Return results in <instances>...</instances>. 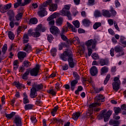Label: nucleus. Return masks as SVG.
Wrapping results in <instances>:
<instances>
[{
	"mask_svg": "<svg viewBox=\"0 0 126 126\" xmlns=\"http://www.w3.org/2000/svg\"><path fill=\"white\" fill-rule=\"evenodd\" d=\"M105 97L102 94H97L94 98V103L90 104L89 106V110L86 113V116L87 118H90V119H93L92 114H93V108L97 106H101V103L104 102V99Z\"/></svg>",
	"mask_w": 126,
	"mask_h": 126,
	"instance_id": "nucleus-1",
	"label": "nucleus"
},
{
	"mask_svg": "<svg viewBox=\"0 0 126 126\" xmlns=\"http://www.w3.org/2000/svg\"><path fill=\"white\" fill-rule=\"evenodd\" d=\"M49 5V10L50 11H56L58 9V4L53 3V1L52 0H47L46 2H44L41 7L40 8V10L38 12V14L41 17H44L48 14V12L46 11L45 7Z\"/></svg>",
	"mask_w": 126,
	"mask_h": 126,
	"instance_id": "nucleus-2",
	"label": "nucleus"
},
{
	"mask_svg": "<svg viewBox=\"0 0 126 126\" xmlns=\"http://www.w3.org/2000/svg\"><path fill=\"white\" fill-rule=\"evenodd\" d=\"M96 44L97 41L95 39H89L86 42L85 45L87 47L89 57H90L92 55V53H93L92 49H94L95 50H97L95 48ZM91 46L92 48H91Z\"/></svg>",
	"mask_w": 126,
	"mask_h": 126,
	"instance_id": "nucleus-3",
	"label": "nucleus"
},
{
	"mask_svg": "<svg viewBox=\"0 0 126 126\" xmlns=\"http://www.w3.org/2000/svg\"><path fill=\"white\" fill-rule=\"evenodd\" d=\"M114 52L117 53L116 57H117V58L125 55V51H124L123 48H122V47L119 45H117L114 47V48H112L110 49V54L112 57H114V56H115V54H114Z\"/></svg>",
	"mask_w": 126,
	"mask_h": 126,
	"instance_id": "nucleus-4",
	"label": "nucleus"
},
{
	"mask_svg": "<svg viewBox=\"0 0 126 126\" xmlns=\"http://www.w3.org/2000/svg\"><path fill=\"white\" fill-rule=\"evenodd\" d=\"M70 6H71L70 4L64 5V8L60 11V15H62V16H67L69 20H72L71 14H70V12L68 11L70 9Z\"/></svg>",
	"mask_w": 126,
	"mask_h": 126,
	"instance_id": "nucleus-5",
	"label": "nucleus"
},
{
	"mask_svg": "<svg viewBox=\"0 0 126 126\" xmlns=\"http://www.w3.org/2000/svg\"><path fill=\"white\" fill-rule=\"evenodd\" d=\"M43 88V85L37 84H34L32 86V88L31 89L30 97L32 98H36L37 96V91L41 90Z\"/></svg>",
	"mask_w": 126,
	"mask_h": 126,
	"instance_id": "nucleus-6",
	"label": "nucleus"
},
{
	"mask_svg": "<svg viewBox=\"0 0 126 126\" xmlns=\"http://www.w3.org/2000/svg\"><path fill=\"white\" fill-rule=\"evenodd\" d=\"M40 26H37L36 28L34 30V32H32V29H30L28 32V36H32V37H40V35H41V32L40 31Z\"/></svg>",
	"mask_w": 126,
	"mask_h": 126,
	"instance_id": "nucleus-7",
	"label": "nucleus"
},
{
	"mask_svg": "<svg viewBox=\"0 0 126 126\" xmlns=\"http://www.w3.org/2000/svg\"><path fill=\"white\" fill-rule=\"evenodd\" d=\"M113 114V111L109 110L107 113L103 112L101 114H99L97 116V119L99 120H102L104 118V122H108L109 121V118L111 117V115Z\"/></svg>",
	"mask_w": 126,
	"mask_h": 126,
	"instance_id": "nucleus-8",
	"label": "nucleus"
},
{
	"mask_svg": "<svg viewBox=\"0 0 126 126\" xmlns=\"http://www.w3.org/2000/svg\"><path fill=\"white\" fill-rule=\"evenodd\" d=\"M72 57V52L70 50H67L64 51L63 54L60 55L61 59L64 61V62H66L69 59Z\"/></svg>",
	"mask_w": 126,
	"mask_h": 126,
	"instance_id": "nucleus-9",
	"label": "nucleus"
},
{
	"mask_svg": "<svg viewBox=\"0 0 126 126\" xmlns=\"http://www.w3.org/2000/svg\"><path fill=\"white\" fill-rule=\"evenodd\" d=\"M60 16V14L55 12L53 13L52 15L49 16L47 18V21H49V25H51V26H53V25H55V18H57L58 17Z\"/></svg>",
	"mask_w": 126,
	"mask_h": 126,
	"instance_id": "nucleus-10",
	"label": "nucleus"
},
{
	"mask_svg": "<svg viewBox=\"0 0 126 126\" xmlns=\"http://www.w3.org/2000/svg\"><path fill=\"white\" fill-rule=\"evenodd\" d=\"M39 68L40 66L39 65H36L35 67L30 71L31 75L32 76H37V75H38V73L39 72Z\"/></svg>",
	"mask_w": 126,
	"mask_h": 126,
	"instance_id": "nucleus-11",
	"label": "nucleus"
},
{
	"mask_svg": "<svg viewBox=\"0 0 126 126\" xmlns=\"http://www.w3.org/2000/svg\"><path fill=\"white\" fill-rule=\"evenodd\" d=\"M50 31L52 34L53 35H57V34H59L60 33V29L56 26H53L50 29Z\"/></svg>",
	"mask_w": 126,
	"mask_h": 126,
	"instance_id": "nucleus-12",
	"label": "nucleus"
},
{
	"mask_svg": "<svg viewBox=\"0 0 126 126\" xmlns=\"http://www.w3.org/2000/svg\"><path fill=\"white\" fill-rule=\"evenodd\" d=\"M69 66L71 67V68H73L74 66H75V60H74L73 59H72V56L71 58H69L67 60Z\"/></svg>",
	"mask_w": 126,
	"mask_h": 126,
	"instance_id": "nucleus-13",
	"label": "nucleus"
},
{
	"mask_svg": "<svg viewBox=\"0 0 126 126\" xmlns=\"http://www.w3.org/2000/svg\"><path fill=\"white\" fill-rule=\"evenodd\" d=\"M14 123L16 126H22L21 118L19 116H16L14 119Z\"/></svg>",
	"mask_w": 126,
	"mask_h": 126,
	"instance_id": "nucleus-14",
	"label": "nucleus"
},
{
	"mask_svg": "<svg viewBox=\"0 0 126 126\" xmlns=\"http://www.w3.org/2000/svg\"><path fill=\"white\" fill-rule=\"evenodd\" d=\"M90 73L92 76H95L98 73V69L97 67L95 66H94L91 68Z\"/></svg>",
	"mask_w": 126,
	"mask_h": 126,
	"instance_id": "nucleus-15",
	"label": "nucleus"
},
{
	"mask_svg": "<svg viewBox=\"0 0 126 126\" xmlns=\"http://www.w3.org/2000/svg\"><path fill=\"white\" fill-rule=\"evenodd\" d=\"M77 83H78V81L77 80H73L71 81L70 88L72 91H73L75 89Z\"/></svg>",
	"mask_w": 126,
	"mask_h": 126,
	"instance_id": "nucleus-16",
	"label": "nucleus"
},
{
	"mask_svg": "<svg viewBox=\"0 0 126 126\" xmlns=\"http://www.w3.org/2000/svg\"><path fill=\"white\" fill-rule=\"evenodd\" d=\"M66 24L68 28H69V29H71V31H72V32H77V30H76V29H75V28L73 26V25L70 24V23L67 22L66 23Z\"/></svg>",
	"mask_w": 126,
	"mask_h": 126,
	"instance_id": "nucleus-17",
	"label": "nucleus"
},
{
	"mask_svg": "<svg viewBox=\"0 0 126 126\" xmlns=\"http://www.w3.org/2000/svg\"><path fill=\"white\" fill-rule=\"evenodd\" d=\"M121 84V83H116V82H113L112 83V86H113V88L114 89V90H115V91H118V90H119L120 89V85Z\"/></svg>",
	"mask_w": 126,
	"mask_h": 126,
	"instance_id": "nucleus-18",
	"label": "nucleus"
},
{
	"mask_svg": "<svg viewBox=\"0 0 126 126\" xmlns=\"http://www.w3.org/2000/svg\"><path fill=\"white\" fill-rule=\"evenodd\" d=\"M82 23L84 26H89V25H91L92 24V22L90 21V20L87 19H85L82 20Z\"/></svg>",
	"mask_w": 126,
	"mask_h": 126,
	"instance_id": "nucleus-19",
	"label": "nucleus"
},
{
	"mask_svg": "<svg viewBox=\"0 0 126 126\" xmlns=\"http://www.w3.org/2000/svg\"><path fill=\"white\" fill-rule=\"evenodd\" d=\"M63 22V19L62 17H59V18L57 19L56 21V25H57V26H61Z\"/></svg>",
	"mask_w": 126,
	"mask_h": 126,
	"instance_id": "nucleus-20",
	"label": "nucleus"
},
{
	"mask_svg": "<svg viewBox=\"0 0 126 126\" xmlns=\"http://www.w3.org/2000/svg\"><path fill=\"white\" fill-rule=\"evenodd\" d=\"M30 101L28 99V96L27 95V94L26 93L23 94V103L24 104H28Z\"/></svg>",
	"mask_w": 126,
	"mask_h": 126,
	"instance_id": "nucleus-21",
	"label": "nucleus"
},
{
	"mask_svg": "<svg viewBox=\"0 0 126 126\" xmlns=\"http://www.w3.org/2000/svg\"><path fill=\"white\" fill-rule=\"evenodd\" d=\"M18 57L20 60H22L26 57V53L24 52H19L18 53Z\"/></svg>",
	"mask_w": 126,
	"mask_h": 126,
	"instance_id": "nucleus-22",
	"label": "nucleus"
},
{
	"mask_svg": "<svg viewBox=\"0 0 126 126\" xmlns=\"http://www.w3.org/2000/svg\"><path fill=\"white\" fill-rule=\"evenodd\" d=\"M102 13L103 16H106V17H111V14H110V12L107 10H102Z\"/></svg>",
	"mask_w": 126,
	"mask_h": 126,
	"instance_id": "nucleus-23",
	"label": "nucleus"
},
{
	"mask_svg": "<svg viewBox=\"0 0 126 126\" xmlns=\"http://www.w3.org/2000/svg\"><path fill=\"white\" fill-rule=\"evenodd\" d=\"M79 117H80V113L79 112L74 113L72 115V119H73L74 121H77Z\"/></svg>",
	"mask_w": 126,
	"mask_h": 126,
	"instance_id": "nucleus-24",
	"label": "nucleus"
},
{
	"mask_svg": "<svg viewBox=\"0 0 126 126\" xmlns=\"http://www.w3.org/2000/svg\"><path fill=\"white\" fill-rule=\"evenodd\" d=\"M109 70V68L106 66H104L101 68V75H103V74H104V73H107Z\"/></svg>",
	"mask_w": 126,
	"mask_h": 126,
	"instance_id": "nucleus-25",
	"label": "nucleus"
},
{
	"mask_svg": "<svg viewBox=\"0 0 126 126\" xmlns=\"http://www.w3.org/2000/svg\"><path fill=\"white\" fill-rule=\"evenodd\" d=\"M73 43L74 45H78V44H80L79 38H78L77 36L74 37L73 39Z\"/></svg>",
	"mask_w": 126,
	"mask_h": 126,
	"instance_id": "nucleus-26",
	"label": "nucleus"
},
{
	"mask_svg": "<svg viewBox=\"0 0 126 126\" xmlns=\"http://www.w3.org/2000/svg\"><path fill=\"white\" fill-rule=\"evenodd\" d=\"M32 50L31 45L28 44L26 45L24 49V51L27 52V53H29Z\"/></svg>",
	"mask_w": 126,
	"mask_h": 126,
	"instance_id": "nucleus-27",
	"label": "nucleus"
},
{
	"mask_svg": "<svg viewBox=\"0 0 126 126\" xmlns=\"http://www.w3.org/2000/svg\"><path fill=\"white\" fill-rule=\"evenodd\" d=\"M72 23L76 28H79L80 27V23H79L78 20L73 21Z\"/></svg>",
	"mask_w": 126,
	"mask_h": 126,
	"instance_id": "nucleus-28",
	"label": "nucleus"
},
{
	"mask_svg": "<svg viewBox=\"0 0 126 126\" xmlns=\"http://www.w3.org/2000/svg\"><path fill=\"white\" fill-rule=\"evenodd\" d=\"M38 23V19L36 18H32L30 20L29 24H37Z\"/></svg>",
	"mask_w": 126,
	"mask_h": 126,
	"instance_id": "nucleus-29",
	"label": "nucleus"
},
{
	"mask_svg": "<svg viewBox=\"0 0 126 126\" xmlns=\"http://www.w3.org/2000/svg\"><path fill=\"white\" fill-rule=\"evenodd\" d=\"M30 73V70L28 69L26 71V72L23 75L22 78L23 79H27V76H28V75Z\"/></svg>",
	"mask_w": 126,
	"mask_h": 126,
	"instance_id": "nucleus-30",
	"label": "nucleus"
},
{
	"mask_svg": "<svg viewBox=\"0 0 126 126\" xmlns=\"http://www.w3.org/2000/svg\"><path fill=\"white\" fill-rule=\"evenodd\" d=\"M109 125H110V126H113V125H120V122L119 121L111 120L109 121Z\"/></svg>",
	"mask_w": 126,
	"mask_h": 126,
	"instance_id": "nucleus-31",
	"label": "nucleus"
},
{
	"mask_svg": "<svg viewBox=\"0 0 126 126\" xmlns=\"http://www.w3.org/2000/svg\"><path fill=\"white\" fill-rule=\"evenodd\" d=\"M8 36L10 40H13L14 39V33L12 32H8Z\"/></svg>",
	"mask_w": 126,
	"mask_h": 126,
	"instance_id": "nucleus-32",
	"label": "nucleus"
},
{
	"mask_svg": "<svg viewBox=\"0 0 126 126\" xmlns=\"http://www.w3.org/2000/svg\"><path fill=\"white\" fill-rule=\"evenodd\" d=\"M101 23L96 22L93 25V28L94 29V30H96V29H98L99 27L101 26Z\"/></svg>",
	"mask_w": 126,
	"mask_h": 126,
	"instance_id": "nucleus-33",
	"label": "nucleus"
},
{
	"mask_svg": "<svg viewBox=\"0 0 126 126\" xmlns=\"http://www.w3.org/2000/svg\"><path fill=\"white\" fill-rule=\"evenodd\" d=\"M33 108V105L29 104H27L25 106V110H26L27 111L28 110H31Z\"/></svg>",
	"mask_w": 126,
	"mask_h": 126,
	"instance_id": "nucleus-34",
	"label": "nucleus"
},
{
	"mask_svg": "<svg viewBox=\"0 0 126 126\" xmlns=\"http://www.w3.org/2000/svg\"><path fill=\"white\" fill-rule=\"evenodd\" d=\"M73 75L74 76V78H75V80H77V81L79 80V78H80L79 75H78L77 73H76V72H73Z\"/></svg>",
	"mask_w": 126,
	"mask_h": 126,
	"instance_id": "nucleus-35",
	"label": "nucleus"
},
{
	"mask_svg": "<svg viewBox=\"0 0 126 126\" xmlns=\"http://www.w3.org/2000/svg\"><path fill=\"white\" fill-rule=\"evenodd\" d=\"M108 63H109V62H108V61H107V60H101L100 61V63L101 65L102 66H103V65H107V64Z\"/></svg>",
	"mask_w": 126,
	"mask_h": 126,
	"instance_id": "nucleus-36",
	"label": "nucleus"
},
{
	"mask_svg": "<svg viewBox=\"0 0 126 126\" xmlns=\"http://www.w3.org/2000/svg\"><path fill=\"white\" fill-rule=\"evenodd\" d=\"M37 26H40L39 32H45L46 31V28L44 27L42 24H39Z\"/></svg>",
	"mask_w": 126,
	"mask_h": 126,
	"instance_id": "nucleus-37",
	"label": "nucleus"
},
{
	"mask_svg": "<svg viewBox=\"0 0 126 126\" xmlns=\"http://www.w3.org/2000/svg\"><path fill=\"white\" fill-rule=\"evenodd\" d=\"M110 78H111V75L110 74H108L106 78L104 80V85H106V84H107V83H108V82L109 81V80H110Z\"/></svg>",
	"mask_w": 126,
	"mask_h": 126,
	"instance_id": "nucleus-38",
	"label": "nucleus"
},
{
	"mask_svg": "<svg viewBox=\"0 0 126 126\" xmlns=\"http://www.w3.org/2000/svg\"><path fill=\"white\" fill-rule=\"evenodd\" d=\"M51 54L53 57H55L56 56V54H57V49L53 48L51 50Z\"/></svg>",
	"mask_w": 126,
	"mask_h": 126,
	"instance_id": "nucleus-39",
	"label": "nucleus"
},
{
	"mask_svg": "<svg viewBox=\"0 0 126 126\" xmlns=\"http://www.w3.org/2000/svg\"><path fill=\"white\" fill-rule=\"evenodd\" d=\"M15 115V112H12L11 114H6V117H7V119H11V118H13Z\"/></svg>",
	"mask_w": 126,
	"mask_h": 126,
	"instance_id": "nucleus-40",
	"label": "nucleus"
},
{
	"mask_svg": "<svg viewBox=\"0 0 126 126\" xmlns=\"http://www.w3.org/2000/svg\"><path fill=\"white\" fill-rule=\"evenodd\" d=\"M16 19L17 21H18L19 20H20L21 18H22V13H19L16 16Z\"/></svg>",
	"mask_w": 126,
	"mask_h": 126,
	"instance_id": "nucleus-41",
	"label": "nucleus"
},
{
	"mask_svg": "<svg viewBox=\"0 0 126 126\" xmlns=\"http://www.w3.org/2000/svg\"><path fill=\"white\" fill-rule=\"evenodd\" d=\"M28 34H24V37H23V39H24V43L25 44H26V43H28Z\"/></svg>",
	"mask_w": 126,
	"mask_h": 126,
	"instance_id": "nucleus-42",
	"label": "nucleus"
},
{
	"mask_svg": "<svg viewBox=\"0 0 126 126\" xmlns=\"http://www.w3.org/2000/svg\"><path fill=\"white\" fill-rule=\"evenodd\" d=\"M24 65L25 67H29V66H31V63L27 61H26L24 62Z\"/></svg>",
	"mask_w": 126,
	"mask_h": 126,
	"instance_id": "nucleus-43",
	"label": "nucleus"
},
{
	"mask_svg": "<svg viewBox=\"0 0 126 126\" xmlns=\"http://www.w3.org/2000/svg\"><path fill=\"white\" fill-rule=\"evenodd\" d=\"M114 115H118V114H119L120 112H121V108H120V107H115L114 108Z\"/></svg>",
	"mask_w": 126,
	"mask_h": 126,
	"instance_id": "nucleus-44",
	"label": "nucleus"
},
{
	"mask_svg": "<svg viewBox=\"0 0 126 126\" xmlns=\"http://www.w3.org/2000/svg\"><path fill=\"white\" fill-rule=\"evenodd\" d=\"M92 58L94 60H98V59H99V56H98V54H97L96 53H93L92 55Z\"/></svg>",
	"mask_w": 126,
	"mask_h": 126,
	"instance_id": "nucleus-45",
	"label": "nucleus"
},
{
	"mask_svg": "<svg viewBox=\"0 0 126 126\" xmlns=\"http://www.w3.org/2000/svg\"><path fill=\"white\" fill-rule=\"evenodd\" d=\"M7 50V45L4 44L2 48V52L3 54H5V52Z\"/></svg>",
	"mask_w": 126,
	"mask_h": 126,
	"instance_id": "nucleus-46",
	"label": "nucleus"
},
{
	"mask_svg": "<svg viewBox=\"0 0 126 126\" xmlns=\"http://www.w3.org/2000/svg\"><path fill=\"white\" fill-rule=\"evenodd\" d=\"M31 121L32 123L33 124L37 123V119H36V117L34 116L31 117Z\"/></svg>",
	"mask_w": 126,
	"mask_h": 126,
	"instance_id": "nucleus-47",
	"label": "nucleus"
},
{
	"mask_svg": "<svg viewBox=\"0 0 126 126\" xmlns=\"http://www.w3.org/2000/svg\"><path fill=\"white\" fill-rule=\"evenodd\" d=\"M94 16L95 17H99V16H101V13L99 11H95L94 13Z\"/></svg>",
	"mask_w": 126,
	"mask_h": 126,
	"instance_id": "nucleus-48",
	"label": "nucleus"
},
{
	"mask_svg": "<svg viewBox=\"0 0 126 126\" xmlns=\"http://www.w3.org/2000/svg\"><path fill=\"white\" fill-rule=\"evenodd\" d=\"M47 40L49 41V42L53 41V40H54V37H53V35H52L51 34L48 35L47 36Z\"/></svg>",
	"mask_w": 126,
	"mask_h": 126,
	"instance_id": "nucleus-49",
	"label": "nucleus"
},
{
	"mask_svg": "<svg viewBox=\"0 0 126 126\" xmlns=\"http://www.w3.org/2000/svg\"><path fill=\"white\" fill-rule=\"evenodd\" d=\"M13 85H15L16 87H17V88H20L21 87V85L18 82H14Z\"/></svg>",
	"mask_w": 126,
	"mask_h": 126,
	"instance_id": "nucleus-50",
	"label": "nucleus"
},
{
	"mask_svg": "<svg viewBox=\"0 0 126 126\" xmlns=\"http://www.w3.org/2000/svg\"><path fill=\"white\" fill-rule=\"evenodd\" d=\"M67 32V27H64L61 32V34H63L64 33H66Z\"/></svg>",
	"mask_w": 126,
	"mask_h": 126,
	"instance_id": "nucleus-51",
	"label": "nucleus"
},
{
	"mask_svg": "<svg viewBox=\"0 0 126 126\" xmlns=\"http://www.w3.org/2000/svg\"><path fill=\"white\" fill-rule=\"evenodd\" d=\"M67 32V27H64L61 32V34H63L64 33H66Z\"/></svg>",
	"mask_w": 126,
	"mask_h": 126,
	"instance_id": "nucleus-52",
	"label": "nucleus"
},
{
	"mask_svg": "<svg viewBox=\"0 0 126 126\" xmlns=\"http://www.w3.org/2000/svg\"><path fill=\"white\" fill-rule=\"evenodd\" d=\"M12 4L11 3H9V4H6L4 7L6 8V9L7 10V9H9L10 7H11Z\"/></svg>",
	"mask_w": 126,
	"mask_h": 126,
	"instance_id": "nucleus-53",
	"label": "nucleus"
},
{
	"mask_svg": "<svg viewBox=\"0 0 126 126\" xmlns=\"http://www.w3.org/2000/svg\"><path fill=\"white\" fill-rule=\"evenodd\" d=\"M114 82H116V83H121L120 82V78L119 77H115L114 79Z\"/></svg>",
	"mask_w": 126,
	"mask_h": 126,
	"instance_id": "nucleus-54",
	"label": "nucleus"
},
{
	"mask_svg": "<svg viewBox=\"0 0 126 126\" xmlns=\"http://www.w3.org/2000/svg\"><path fill=\"white\" fill-rule=\"evenodd\" d=\"M61 36L62 40H63V41H66L67 40L66 36H65L64 34L61 33Z\"/></svg>",
	"mask_w": 126,
	"mask_h": 126,
	"instance_id": "nucleus-55",
	"label": "nucleus"
},
{
	"mask_svg": "<svg viewBox=\"0 0 126 126\" xmlns=\"http://www.w3.org/2000/svg\"><path fill=\"white\" fill-rule=\"evenodd\" d=\"M64 47V43H61L60 44H59V49L60 50V51L63 50V48Z\"/></svg>",
	"mask_w": 126,
	"mask_h": 126,
	"instance_id": "nucleus-56",
	"label": "nucleus"
},
{
	"mask_svg": "<svg viewBox=\"0 0 126 126\" xmlns=\"http://www.w3.org/2000/svg\"><path fill=\"white\" fill-rule=\"evenodd\" d=\"M63 70H67L68 69V65L67 64H65L64 66H62Z\"/></svg>",
	"mask_w": 126,
	"mask_h": 126,
	"instance_id": "nucleus-57",
	"label": "nucleus"
},
{
	"mask_svg": "<svg viewBox=\"0 0 126 126\" xmlns=\"http://www.w3.org/2000/svg\"><path fill=\"white\" fill-rule=\"evenodd\" d=\"M31 2V0H24V2L23 3V4L22 5H26V4H28V3H30Z\"/></svg>",
	"mask_w": 126,
	"mask_h": 126,
	"instance_id": "nucleus-58",
	"label": "nucleus"
},
{
	"mask_svg": "<svg viewBox=\"0 0 126 126\" xmlns=\"http://www.w3.org/2000/svg\"><path fill=\"white\" fill-rule=\"evenodd\" d=\"M115 3L116 7H119L121 6V4L120 3V2L118 0H116L115 1Z\"/></svg>",
	"mask_w": 126,
	"mask_h": 126,
	"instance_id": "nucleus-59",
	"label": "nucleus"
},
{
	"mask_svg": "<svg viewBox=\"0 0 126 126\" xmlns=\"http://www.w3.org/2000/svg\"><path fill=\"white\" fill-rule=\"evenodd\" d=\"M95 2V0H89V5H93Z\"/></svg>",
	"mask_w": 126,
	"mask_h": 126,
	"instance_id": "nucleus-60",
	"label": "nucleus"
},
{
	"mask_svg": "<svg viewBox=\"0 0 126 126\" xmlns=\"http://www.w3.org/2000/svg\"><path fill=\"white\" fill-rule=\"evenodd\" d=\"M48 93H50V94H52V95H56V92L54 91V90L51 89L50 90L48 91Z\"/></svg>",
	"mask_w": 126,
	"mask_h": 126,
	"instance_id": "nucleus-61",
	"label": "nucleus"
},
{
	"mask_svg": "<svg viewBox=\"0 0 126 126\" xmlns=\"http://www.w3.org/2000/svg\"><path fill=\"white\" fill-rule=\"evenodd\" d=\"M108 24H109V25H110L111 26H112V25L114 24V21H113V20L111 19L108 20Z\"/></svg>",
	"mask_w": 126,
	"mask_h": 126,
	"instance_id": "nucleus-62",
	"label": "nucleus"
},
{
	"mask_svg": "<svg viewBox=\"0 0 126 126\" xmlns=\"http://www.w3.org/2000/svg\"><path fill=\"white\" fill-rule=\"evenodd\" d=\"M6 11H7V10L5 8L4 6L0 10V12H1V13H5Z\"/></svg>",
	"mask_w": 126,
	"mask_h": 126,
	"instance_id": "nucleus-63",
	"label": "nucleus"
},
{
	"mask_svg": "<svg viewBox=\"0 0 126 126\" xmlns=\"http://www.w3.org/2000/svg\"><path fill=\"white\" fill-rule=\"evenodd\" d=\"M110 11H111L112 15H116V14H117V12H116L113 8H111Z\"/></svg>",
	"mask_w": 126,
	"mask_h": 126,
	"instance_id": "nucleus-64",
	"label": "nucleus"
}]
</instances>
